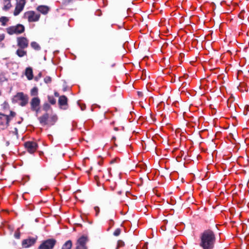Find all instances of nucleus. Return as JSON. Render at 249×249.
<instances>
[{"instance_id": "21", "label": "nucleus", "mask_w": 249, "mask_h": 249, "mask_svg": "<svg viewBox=\"0 0 249 249\" xmlns=\"http://www.w3.org/2000/svg\"><path fill=\"white\" fill-rule=\"evenodd\" d=\"M31 46L36 50H39L41 48L39 45L36 42L33 41L31 43Z\"/></svg>"}, {"instance_id": "8", "label": "nucleus", "mask_w": 249, "mask_h": 249, "mask_svg": "<svg viewBox=\"0 0 249 249\" xmlns=\"http://www.w3.org/2000/svg\"><path fill=\"white\" fill-rule=\"evenodd\" d=\"M24 146L27 151L33 154L36 151L38 145L36 142L33 141H28L24 143Z\"/></svg>"}, {"instance_id": "32", "label": "nucleus", "mask_w": 249, "mask_h": 249, "mask_svg": "<svg viewBox=\"0 0 249 249\" xmlns=\"http://www.w3.org/2000/svg\"><path fill=\"white\" fill-rule=\"evenodd\" d=\"M34 0H31V1H34Z\"/></svg>"}, {"instance_id": "11", "label": "nucleus", "mask_w": 249, "mask_h": 249, "mask_svg": "<svg viewBox=\"0 0 249 249\" xmlns=\"http://www.w3.org/2000/svg\"><path fill=\"white\" fill-rule=\"evenodd\" d=\"M88 238L85 236H82L79 238L77 242L76 247H78L81 249H88L86 244L88 242Z\"/></svg>"}, {"instance_id": "5", "label": "nucleus", "mask_w": 249, "mask_h": 249, "mask_svg": "<svg viewBox=\"0 0 249 249\" xmlns=\"http://www.w3.org/2000/svg\"><path fill=\"white\" fill-rule=\"evenodd\" d=\"M25 31L24 26L21 24L11 26L5 29V32L9 35H19Z\"/></svg>"}, {"instance_id": "12", "label": "nucleus", "mask_w": 249, "mask_h": 249, "mask_svg": "<svg viewBox=\"0 0 249 249\" xmlns=\"http://www.w3.org/2000/svg\"><path fill=\"white\" fill-rule=\"evenodd\" d=\"M36 238L30 237L22 241L23 247L27 248L33 246L36 242Z\"/></svg>"}, {"instance_id": "2", "label": "nucleus", "mask_w": 249, "mask_h": 249, "mask_svg": "<svg viewBox=\"0 0 249 249\" xmlns=\"http://www.w3.org/2000/svg\"><path fill=\"white\" fill-rule=\"evenodd\" d=\"M29 98L27 94L22 92H18L12 98V102L17 103L21 107L26 106L28 103Z\"/></svg>"}, {"instance_id": "26", "label": "nucleus", "mask_w": 249, "mask_h": 249, "mask_svg": "<svg viewBox=\"0 0 249 249\" xmlns=\"http://www.w3.org/2000/svg\"><path fill=\"white\" fill-rule=\"evenodd\" d=\"M94 211L95 212V215L96 216H97L98 213L100 212V209H99V208L98 207H97V206H96V207H95L94 208Z\"/></svg>"}, {"instance_id": "13", "label": "nucleus", "mask_w": 249, "mask_h": 249, "mask_svg": "<svg viewBox=\"0 0 249 249\" xmlns=\"http://www.w3.org/2000/svg\"><path fill=\"white\" fill-rule=\"evenodd\" d=\"M36 10L39 13V14L46 15L50 11L51 8L47 5H40L36 7Z\"/></svg>"}, {"instance_id": "30", "label": "nucleus", "mask_w": 249, "mask_h": 249, "mask_svg": "<svg viewBox=\"0 0 249 249\" xmlns=\"http://www.w3.org/2000/svg\"><path fill=\"white\" fill-rule=\"evenodd\" d=\"M49 107H50V106L48 104L44 105V108L45 109L47 110Z\"/></svg>"}, {"instance_id": "20", "label": "nucleus", "mask_w": 249, "mask_h": 249, "mask_svg": "<svg viewBox=\"0 0 249 249\" xmlns=\"http://www.w3.org/2000/svg\"><path fill=\"white\" fill-rule=\"evenodd\" d=\"M72 243L71 240L66 241L65 244L62 246L61 249H71Z\"/></svg>"}, {"instance_id": "33", "label": "nucleus", "mask_w": 249, "mask_h": 249, "mask_svg": "<svg viewBox=\"0 0 249 249\" xmlns=\"http://www.w3.org/2000/svg\"><path fill=\"white\" fill-rule=\"evenodd\" d=\"M2 76V75H0V76Z\"/></svg>"}, {"instance_id": "18", "label": "nucleus", "mask_w": 249, "mask_h": 249, "mask_svg": "<svg viewBox=\"0 0 249 249\" xmlns=\"http://www.w3.org/2000/svg\"><path fill=\"white\" fill-rule=\"evenodd\" d=\"M25 49H22L18 48V49L16 51V54L19 57H22L25 56H26L27 54V52Z\"/></svg>"}, {"instance_id": "4", "label": "nucleus", "mask_w": 249, "mask_h": 249, "mask_svg": "<svg viewBox=\"0 0 249 249\" xmlns=\"http://www.w3.org/2000/svg\"><path fill=\"white\" fill-rule=\"evenodd\" d=\"M40 14L33 10L25 12L23 15V18L27 19L29 22H36L39 20Z\"/></svg>"}, {"instance_id": "1", "label": "nucleus", "mask_w": 249, "mask_h": 249, "mask_svg": "<svg viewBox=\"0 0 249 249\" xmlns=\"http://www.w3.org/2000/svg\"><path fill=\"white\" fill-rule=\"evenodd\" d=\"M199 246L203 249H213L216 241L215 235L211 230H206L200 235Z\"/></svg>"}, {"instance_id": "15", "label": "nucleus", "mask_w": 249, "mask_h": 249, "mask_svg": "<svg viewBox=\"0 0 249 249\" xmlns=\"http://www.w3.org/2000/svg\"><path fill=\"white\" fill-rule=\"evenodd\" d=\"M12 0H3L2 10L4 11H7L12 7L11 3Z\"/></svg>"}, {"instance_id": "10", "label": "nucleus", "mask_w": 249, "mask_h": 249, "mask_svg": "<svg viewBox=\"0 0 249 249\" xmlns=\"http://www.w3.org/2000/svg\"><path fill=\"white\" fill-rule=\"evenodd\" d=\"M54 239H48L43 242L39 247L38 249H52L55 244Z\"/></svg>"}, {"instance_id": "28", "label": "nucleus", "mask_w": 249, "mask_h": 249, "mask_svg": "<svg viewBox=\"0 0 249 249\" xmlns=\"http://www.w3.org/2000/svg\"><path fill=\"white\" fill-rule=\"evenodd\" d=\"M15 237L17 238V239H18L20 237V233H18V232H16L15 233Z\"/></svg>"}, {"instance_id": "17", "label": "nucleus", "mask_w": 249, "mask_h": 249, "mask_svg": "<svg viewBox=\"0 0 249 249\" xmlns=\"http://www.w3.org/2000/svg\"><path fill=\"white\" fill-rule=\"evenodd\" d=\"M49 118V115L48 113L43 114L42 116L38 118L40 123L42 125H45L48 124L47 121Z\"/></svg>"}, {"instance_id": "27", "label": "nucleus", "mask_w": 249, "mask_h": 249, "mask_svg": "<svg viewBox=\"0 0 249 249\" xmlns=\"http://www.w3.org/2000/svg\"><path fill=\"white\" fill-rule=\"evenodd\" d=\"M5 38V35L2 33H0V43L4 40Z\"/></svg>"}, {"instance_id": "3", "label": "nucleus", "mask_w": 249, "mask_h": 249, "mask_svg": "<svg viewBox=\"0 0 249 249\" xmlns=\"http://www.w3.org/2000/svg\"><path fill=\"white\" fill-rule=\"evenodd\" d=\"M16 112L11 111L9 115L0 113V127L2 129L7 128L9 126L10 121L16 116Z\"/></svg>"}, {"instance_id": "6", "label": "nucleus", "mask_w": 249, "mask_h": 249, "mask_svg": "<svg viewBox=\"0 0 249 249\" xmlns=\"http://www.w3.org/2000/svg\"><path fill=\"white\" fill-rule=\"evenodd\" d=\"M26 3V0H16V3L13 14L18 16L24 9Z\"/></svg>"}, {"instance_id": "19", "label": "nucleus", "mask_w": 249, "mask_h": 249, "mask_svg": "<svg viewBox=\"0 0 249 249\" xmlns=\"http://www.w3.org/2000/svg\"><path fill=\"white\" fill-rule=\"evenodd\" d=\"M9 21V18L7 17H1L0 18V22L2 26H6Z\"/></svg>"}, {"instance_id": "24", "label": "nucleus", "mask_w": 249, "mask_h": 249, "mask_svg": "<svg viewBox=\"0 0 249 249\" xmlns=\"http://www.w3.org/2000/svg\"><path fill=\"white\" fill-rule=\"evenodd\" d=\"M121 232V230L119 228L116 229L113 232V235L114 236H119Z\"/></svg>"}, {"instance_id": "16", "label": "nucleus", "mask_w": 249, "mask_h": 249, "mask_svg": "<svg viewBox=\"0 0 249 249\" xmlns=\"http://www.w3.org/2000/svg\"><path fill=\"white\" fill-rule=\"evenodd\" d=\"M25 75L29 80H31L33 79L34 75L32 68L31 67H28L25 69Z\"/></svg>"}, {"instance_id": "25", "label": "nucleus", "mask_w": 249, "mask_h": 249, "mask_svg": "<svg viewBox=\"0 0 249 249\" xmlns=\"http://www.w3.org/2000/svg\"><path fill=\"white\" fill-rule=\"evenodd\" d=\"M44 81L46 84H49L52 82V78L50 76H46L44 78Z\"/></svg>"}, {"instance_id": "23", "label": "nucleus", "mask_w": 249, "mask_h": 249, "mask_svg": "<svg viewBox=\"0 0 249 249\" xmlns=\"http://www.w3.org/2000/svg\"><path fill=\"white\" fill-rule=\"evenodd\" d=\"M48 101L52 105H54L56 103L55 99L52 96H48Z\"/></svg>"}, {"instance_id": "7", "label": "nucleus", "mask_w": 249, "mask_h": 249, "mask_svg": "<svg viewBox=\"0 0 249 249\" xmlns=\"http://www.w3.org/2000/svg\"><path fill=\"white\" fill-rule=\"evenodd\" d=\"M40 100L38 97L33 98L30 101L31 109L33 111L38 112L39 110Z\"/></svg>"}, {"instance_id": "29", "label": "nucleus", "mask_w": 249, "mask_h": 249, "mask_svg": "<svg viewBox=\"0 0 249 249\" xmlns=\"http://www.w3.org/2000/svg\"><path fill=\"white\" fill-rule=\"evenodd\" d=\"M72 0H63V2L64 4H68Z\"/></svg>"}, {"instance_id": "14", "label": "nucleus", "mask_w": 249, "mask_h": 249, "mask_svg": "<svg viewBox=\"0 0 249 249\" xmlns=\"http://www.w3.org/2000/svg\"><path fill=\"white\" fill-rule=\"evenodd\" d=\"M58 103L62 108L66 109L68 105V99L65 95L59 97Z\"/></svg>"}, {"instance_id": "31", "label": "nucleus", "mask_w": 249, "mask_h": 249, "mask_svg": "<svg viewBox=\"0 0 249 249\" xmlns=\"http://www.w3.org/2000/svg\"><path fill=\"white\" fill-rule=\"evenodd\" d=\"M54 95L56 96V97H58L59 96V94L58 93L55 92H54Z\"/></svg>"}, {"instance_id": "22", "label": "nucleus", "mask_w": 249, "mask_h": 249, "mask_svg": "<svg viewBox=\"0 0 249 249\" xmlns=\"http://www.w3.org/2000/svg\"><path fill=\"white\" fill-rule=\"evenodd\" d=\"M38 94V89L36 87L33 88L31 90V96H36Z\"/></svg>"}, {"instance_id": "9", "label": "nucleus", "mask_w": 249, "mask_h": 249, "mask_svg": "<svg viewBox=\"0 0 249 249\" xmlns=\"http://www.w3.org/2000/svg\"><path fill=\"white\" fill-rule=\"evenodd\" d=\"M17 43L18 47L20 48L26 49L29 46V40L24 36L18 37Z\"/></svg>"}]
</instances>
